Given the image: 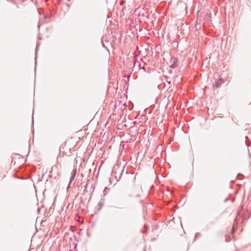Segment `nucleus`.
Returning <instances> with one entry per match:
<instances>
[{
  "label": "nucleus",
  "mask_w": 251,
  "mask_h": 251,
  "mask_svg": "<svg viewBox=\"0 0 251 251\" xmlns=\"http://www.w3.org/2000/svg\"><path fill=\"white\" fill-rule=\"evenodd\" d=\"M76 169H75L73 170L72 173H71V176L70 178V180H69V182L68 183V185L67 187V188H70V185L71 184V183L72 182V181H73V180L74 179L75 177V175H76Z\"/></svg>",
  "instance_id": "f257e3e1"
},
{
  "label": "nucleus",
  "mask_w": 251,
  "mask_h": 251,
  "mask_svg": "<svg viewBox=\"0 0 251 251\" xmlns=\"http://www.w3.org/2000/svg\"><path fill=\"white\" fill-rule=\"evenodd\" d=\"M223 80L222 79V78H219L218 79L216 80L215 83H214V87H215L216 88H219L221 86L222 83H223Z\"/></svg>",
  "instance_id": "f03ea898"
},
{
  "label": "nucleus",
  "mask_w": 251,
  "mask_h": 251,
  "mask_svg": "<svg viewBox=\"0 0 251 251\" xmlns=\"http://www.w3.org/2000/svg\"><path fill=\"white\" fill-rule=\"evenodd\" d=\"M177 59L176 58H175L173 61V63L170 66V67L172 68H175L177 67Z\"/></svg>",
  "instance_id": "7ed1b4c3"
},
{
  "label": "nucleus",
  "mask_w": 251,
  "mask_h": 251,
  "mask_svg": "<svg viewBox=\"0 0 251 251\" xmlns=\"http://www.w3.org/2000/svg\"><path fill=\"white\" fill-rule=\"evenodd\" d=\"M201 235L200 233L197 232L195 234L194 240H196L197 238L201 237Z\"/></svg>",
  "instance_id": "20e7f679"
},
{
  "label": "nucleus",
  "mask_w": 251,
  "mask_h": 251,
  "mask_svg": "<svg viewBox=\"0 0 251 251\" xmlns=\"http://www.w3.org/2000/svg\"><path fill=\"white\" fill-rule=\"evenodd\" d=\"M87 192V189H84L83 190V193H82V194L83 195H85V194Z\"/></svg>",
  "instance_id": "39448f33"
},
{
  "label": "nucleus",
  "mask_w": 251,
  "mask_h": 251,
  "mask_svg": "<svg viewBox=\"0 0 251 251\" xmlns=\"http://www.w3.org/2000/svg\"><path fill=\"white\" fill-rule=\"evenodd\" d=\"M103 204L102 203H99V205L101 207Z\"/></svg>",
  "instance_id": "423d86ee"
},
{
  "label": "nucleus",
  "mask_w": 251,
  "mask_h": 251,
  "mask_svg": "<svg viewBox=\"0 0 251 251\" xmlns=\"http://www.w3.org/2000/svg\"><path fill=\"white\" fill-rule=\"evenodd\" d=\"M152 188H153V186H152L151 187V189H152Z\"/></svg>",
  "instance_id": "0eeeda50"
},
{
  "label": "nucleus",
  "mask_w": 251,
  "mask_h": 251,
  "mask_svg": "<svg viewBox=\"0 0 251 251\" xmlns=\"http://www.w3.org/2000/svg\"><path fill=\"white\" fill-rule=\"evenodd\" d=\"M93 192H94V189H93V190H92V192L91 194H92Z\"/></svg>",
  "instance_id": "6e6552de"
},
{
  "label": "nucleus",
  "mask_w": 251,
  "mask_h": 251,
  "mask_svg": "<svg viewBox=\"0 0 251 251\" xmlns=\"http://www.w3.org/2000/svg\"><path fill=\"white\" fill-rule=\"evenodd\" d=\"M68 1H70V0H68Z\"/></svg>",
  "instance_id": "1a4fd4ad"
}]
</instances>
